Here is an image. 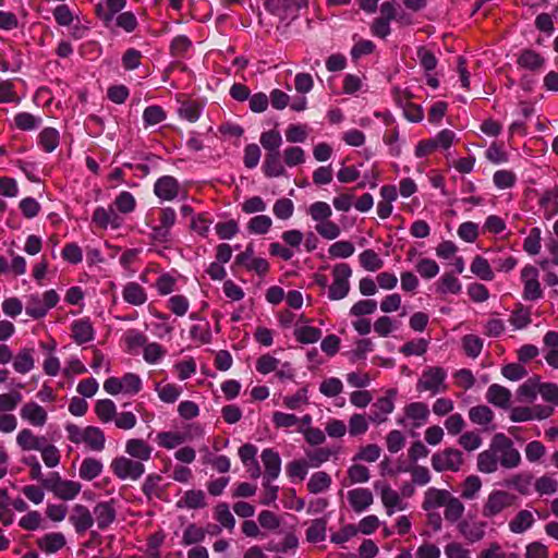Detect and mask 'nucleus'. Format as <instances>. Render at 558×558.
<instances>
[{
  "label": "nucleus",
  "instance_id": "79ce46f5",
  "mask_svg": "<svg viewBox=\"0 0 558 558\" xmlns=\"http://www.w3.org/2000/svg\"><path fill=\"white\" fill-rule=\"evenodd\" d=\"M544 62H545L544 58L539 53H537L536 51L531 50V49L523 50L518 58V64L521 68L531 70V71H536V70L541 69L543 66Z\"/></svg>",
  "mask_w": 558,
  "mask_h": 558
},
{
  "label": "nucleus",
  "instance_id": "9b49d317",
  "mask_svg": "<svg viewBox=\"0 0 558 558\" xmlns=\"http://www.w3.org/2000/svg\"><path fill=\"white\" fill-rule=\"evenodd\" d=\"M539 272L535 266L526 265L521 270L523 283L522 298L526 301H536L543 298V290L538 280Z\"/></svg>",
  "mask_w": 558,
  "mask_h": 558
},
{
  "label": "nucleus",
  "instance_id": "0e129e2a",
  "mask_svg": "<svg viewBox=\"0 0 558 558\" xmlns=\"http://www.w3.org/2000/svg\"><path fill=\"white\" fill-rule=\"evenodd\" d=\"M355 248L350 241H337L328 248V254L331 258H348L353 255Z\"/></svg>",
  "mask_w": 558,
  "mask_h": 558
},
{
  "label": "nucleus",
  "instance_id": "c85d7f7f",
  "mask_svg": "<svg viewBox=\"0 0 558 558\" xmlns=\"http://www.w3.org/2000/svg\"><path fill=\"white\" fill-rule=\"evenodd\" d=\"M486 400L497 408L507 409L510 405L511 392L501 385L493 384L486 391Z\"/></svg>",
  "mask_w": 558,
  "mask_h": 558
},
{
  "label": "nucleus",
  "instance_id": "37998d69",
  "mask_svg": "<svg viewBox=\"0 0 558 558\" xmlns=\"http://www.w3.org/2000/svg\"><path fill=\"white\" fill-rule=\"evenodd\" d=\"M469 418L473 424L488 426L494 420V412L487 405H476L469 410Z\"/></svg>",
  "mask_w": 558,
  "mask_h": 558
},
{
  "label": "nucleus",
  "instance_id": "e433bc0d",
  "mask_svg": "<svg viewBox=\"0 0 558 558\" xmlns=\"http://www.w3.org/2000/svg\"><path fill=\"white\" fill-rule=\"evenodd\" d=\"M34 350L24 348L19 351L13 361V368L20 374H26L31 372L35 366Z\"/></svg>",
  "mask_w": 558,
  "mask_h": 558
},
{
  "label": "nucleus",
  "instance_id": "de8ad7c7",
  "mask_svg": "<svg viewBox=\"0 0 558 558\" xmlns=\"http://www.w3.org/2000/svg\"><path fill=\"white\" fill-rule=\"evenodd\" d=\"M359 262L367 271H376L384 266V260L374 250L371 248L363 251L359 255Z\"/></svg>",
  "mask_w": 558,
  "mask_h": 558
},
{
  "label": "nucleus",
  "instance_id": "7c9ffc66",
  "mask_svg": "<svg viewBox=\"0 0 558 558\" xmlns=\"http://www.w3.org/2000/svg\"><path fill=\"white\" fill-rule=\"evenodd\" d=\"M45 441V437L36 436L29 428H23L16 435V444L24 451H38Z\"/></svg>",
  "mask_w": 558,
  "mask_h": 558
},
{
  "label": "nucleus",
  "instance_id": "603ef678",
  "mask_svg": "<svg viewBox=\"0 0 558 558\" xmlns=\"http://www.w3.org/2000/svg\"><path fill=\"white\" fill-rule=\"evenodd\" d=\"M327 520L324 518L315 519L306 530V539L310 543H319L326 537Z\"/></svg>",
  "mask_w": 558,
  "mask_h": 558
},
{
  "label": "nucleus",
  "instance_id": "a878e982",
  "mask_svg": "<svg viewBox=\"0 0 558 558\" xmlns=\"http://www.w3.org/2000/svg\"><path fill=\"white\" fill-rule=\"evenodd\" d=\"M180 509L197 510L207 507L206 495L202 489H189L177 502Z\"/></svg>",
  "mask_w": 558,
  "mask_h": 558
},
{
  "label": "nucleus",
  "instance_id": "774afa93",
  "mask_svg": "<svg viewBox=\"0 0 558 558\" xmlns=\"http://www.w3.org/2000/svg\"><path fill=\"white\" fill-rule=\"evenodd\" d=\"M113 205L116 206L117 213L130 214L134 211L136 207L135 197L128 191L121 192L114 199Z\"/></svg>",
  "mask_w": 558,
  "mask_h": 558
},
{
  "label": "nucleus",
  "instance_id": "39448f33",
  "mask_svg": "<svg viewBox=\"0 0 558 558\" xmlns=\"http://www.w3.org/2000/svg\"><path fill=\"white\" fill-rule=\"evenodd\" d=\"M447 372L439 366H430L423 371L416 384L417 391H429L433 396L445 392Z\"/></svg>",
  "mask_w": 558,
  "mask_h": 558
},
{
  "label": "nucleus",
  "instance_id": "4d7b16f0",
  "mask_svg": "<svg viewBox=\"0 0 558 558\" xmlns=\"http://www.w3.org/2000/svg\"><path fill=\"white\" fill-rule=\"evenodd\" d=\"M39 145L47 151H53L59 145V132L53 128H46L39 134Z\"/></svg>",
  "mask_w": 558,
  "mask_h": 558
},
{
  "label": "nucleus",
  "instance_id": "a18cd8bd",
  "mask_svg": "<svg viewBox=\"0 0 558 558\" xmlns=\"http://www.w3.org/2000/svg\"><path fill=\"white\" fill-rule=\"evenodd\" d=\"M532 474L524 472L512 475L507 480V486L512 487L522 495H529L532 486Z\"/></svg>",
  "mask_w": 558,
  "mask_h": 558
},
{
  "label": "nucleus",
  "instance_id": "5fc2aeb1",
  "mask_svg": "<svg viewBox=\"0 0 558 558\" xmlns=\"http://www.w3.org/2000/svg\"><path fill=\"white\" fill-rule=\"evenodd\" d=\"M415 270L423 279L430 280L439 274V266L434 259L425 257L417 260Z\"/></svg>",
  "mask_w": 558,
  "mask_h": 558
},
{
  "label": "nucleus",
  "instance_id": "c756f323",
  "mask_svg": "<svg viewBox=\"0 0 558 558\" xmlns=\"http://www.w3.org/2000/svg\"><path fill=\"white\" fill-rule=\"evenodd\" d=\"M125 4L126 0H106L105 3H98L96 5V14L106 25H109L114 15L120 12Z\"/></svg>",
  "mask_w": 558,
  "mask_h": 558
},
{
  "label": "nucleus",
  "instance_id": "20e7f679",
  "mask_svg": "<svg viewBox=\"0 0 558 558\" xmlns=\"http://www.w3.org/2000/svg\"><path fill=\"white\" fill-rule=\"evenodd\" d=\"M515 496L501 489L492 490L482 507V515L493 520L500 515L506 509L513 506Z\"/></svg>",
  "mask_w": 558,
  "mask_h": 558
},
{
  "label": "nucleus",
  "instance_id": "c9c22d12",
  "mask_svg": "<svg viewBox=\"0 0 558 558\" xmlns=\"http://www.w3.org/2000/svg\"><path fill=\"white\" fill-rule=\"evenodd\" d=\"M102 469L104 464L99 459L87 457L81 463L78 475L82 480L93 481L101 474Z\"/></svg>",
  "mask_w": 558,
  "mask_h": 558
},
{
  "label": "nucleus",
  "instance_id": "393cba45",
  "mask_svg": "<svg viewBox=\"0 0 558 558\" xmlns=\"http://www.w3.org/2000/svg\"><path fill=\"white\" fill-rule=\"evenodd\" d=\"M36 544L41 551L54 554L65 546L66 539L63 533L51 532L39 537Z\"/></svg>",
  "mask_w": 558,
  "mask_h": 558
},
{
  "label": "nucleus",
  "instance_id": "5701e85b",
  "mask_svg": "<svg viewBox=\"0 0 558 558\" xmlns=\"http://www.w3.org/2000/svg\"><path fill=\"white\" fill-rule=\"evenodd\" d=\"M72 339L77 344H84L94 340L95 330L89 318L76 319L71 325Z\"/></svg>",
  "mask_w": 558,
  "mask_h": 558
},
{
  "label": "nucleus",
  "instance_id": "a19ab883",
  "mask_svg": "<svg viewBox=\"0 0 558 558\" xmlns=\"http://www.w3.org/2000/svg\"><path fill=\"white\" fill-rule=\"evenodd\" d=\"M462 286L457 277L451 272H445L437 281L436 291L439 294H458L461 292Z\"/></svg>",
  "mask_w": 558,
  "mask_h": 558
},
{
  "label": "nucleus",
  "instance_id": "69168bd1",
  "mask_svg": "<svg viewBox=\"0 0 558 558\" xmlns=\"http://www.w3.org/2000/svg\"><path fill=\"white\" fill-rule=\"evenodd\" d=\"M156 391L161 401L166 403H174L179 399L182 389L174 384H158Z\"/></svg>",
  "mask_w": 558,
  "mask_h": 558
},
{
  "label": "nucleus",
  "instance_id": "bb28decb",
  "mask_svg": "<svg viewBox=\"0 0 558 558\" xmlns=\"http://www.w3.org/2000/svg\"><path fill=\"white\" fill-rule=\"evenodd\" d=\"M214 518L219 523V526H215L214 534H218L221 527L232 532L235 527V518L230 511L229 506L226 502H219L214 508Z\"/></svg>",
  "mask_w": 558,
  "mask_h": 558
},
{
  "label": "nucleus",
  "instance_id": "0eeeda50",
  "mask_svg": "<svg viewBox=\"0 0 558 558\" xmlns=\"http://www.w3.org/2000/svg\"><path fill=\"white\" fill-rule=\"evenodd\" d=\"M59 302V295L54 290H48L40 294H31L27 296L25 313L34 318L38 319L48 313V311L57 305Z\"/></svg>",
  "mask_w": 558,
  "mask_h": 558
},
{
  "label": "nucleus",
  "instance_id": "13d9d810",
  "mask_svg": "<svg viewBox=\"0 0 558 558\" xmlns=\"http://www.w3.org/2000/svg\"><path fill=\"white\" fill-rule=\"evenodd\" d=\"M265 175L276 178L284 174V168L280 162L279 153H269L264 163Z\"/></svg>",
  "mask_w": 558,
  "mask_h": 558
},
{
  "label": "nucleus",
  "instance_id": "7ed1b4c3",
  "mask_svg": "<svg viewBox=\"0 0 558 558\" xmlns=\"http://www.w3.org/2000/svg\"><path fill=\"white\" fill-rule=\"evenodd\" d=\"M43 486L62 500L74 499L82 489V485L78 482L64 480L58 472H51L43 480Z\"/></svg>",
  "mask_w": 558,
  "mask_h": 558
},
{
  "label": "nucleus",
  "instance_id": "680f3d73",
  "mask_svg": "<svg viewBox=\"0 0 558 558\" xmlns=\"http://www.w3.org/2000/svg\"><path fill=\"white\" fill-rule=\"evenodd\" d=\"M283 405L290 410H298L302 405L308 404V389L307 387H303L299 389L292 396H286L282 399Z\"/></svg>",
  "mask_w": 558,
  "mask_h": 558
},
{
  "label": "nucleus",
  "instance_id": "2eb2a0df",
  "mask_svg": "<svg viewBox=\"0 0 558 558\" xmlns=\"http://www.w3.org/2000/svg\"><path fill=\"white\" fill-rule=\"evenodd\" d=\"M20 416L34 427H43L48 421L47 411L35 401L24 403L20 409Z\"/></svg>",
  "mask_w": 558,
  "mask_h": 558
},
{
  "label": "nucleus",
  "instance_id": "423d86ee",
  "mask_svg": "<svg viewBox=\"0 0 558 558\" xmlns=\"http://www.w3.org/2000/svg\"><path fill=\"white\" fill-rule=\"evenodd\" d=\"M351 267L345 263H340L332 268V282L328 287V298L331 301L344 299L350 291Z\"/></svg>",
  "mask_w": 558,
  "mask_h": 558
},
{
  "label": "nucleus",
  "instance_id": "ddd939ff",
  "mask_svg": "<svg viewBox=\"0 0 558 558\" xmlns=\"http://www.w3.org/2000/svg\"><path fill=\"white\" fill-rule=\"evenodd\" d=\"M554 412L550 405H533V407H518L512 409L510 420L512 422H526L533 420H544L549 417Z\"/></svg>",
  "mask_w": 558,
  "mask_h": 558
},
{
  "label": "nucleus",
  "instance_id": "58836bf2",
  "mask_svg": "<svg viewBox=\"0 0 558 558\" xmlns=\"http://www.w3.org/2000/svg\"><path fill=\"white\" fill-rule=\"evenodd\" d=\"M539 377H531L525 380L517 390L518 399L521 402H533L539 391Z\"/></svg>",
  "mask_w": 558,
  "mask_h": 558
},
{
  "label": "nucleus",
  "instance_id": "9d476101",
  "mask_svg": "<svg viewBox=\"0 0 558 558\" xmlns=\"http://www.w3.org/2000/svg\"><path fill=\"white\" fill-rule=\"evenodd\" d=\"M430 461L433 469L437 472H458L463 464V456L458 449L446 448L434 453Z\"/></svg>",
  "mask_w": 558,
  "mask_h": 558
},
{
  "label": "nucleus",
  "instance_id": "09e8293b",
  "mask_svg": "<svg viewBox=\"0 0 558 558\" xmlns=\"http://www.w3.org/2000/svg\"><path fill=\"white\" fill-rule=\"evenodd\" d=\"M95 412L102 423H109L114 420L117 415V408L112 400L102 399L96 402Z\"/></svg>",
  "mask_w": 558,
  "mask_h": 558
},
{
  "label": "nucleus",
  "instance_id": "4468645a",
  "mask_svg": "<svg viewBox=\"0 0 558 558\" xmlns=\"http://www.w3.org/2000/svg\"><path fill=\"white\" fill-rule=\"evenodd\" d=\"M235 263L244 266L250 271H255L259 276H264L269 270L268 262L263 257L254 255V247L248 244L244 252L236 255Z\"/></svg>",
  "mask_w": 558,
  "mask_h": 558
},
{
  "label": "nucleus",
  "instance_id": "f3484780",
  "mask_svg": "<svg viewBox=\"0 0 558 558\" xmlns=\"http://www.w3.org/2000/svg\"><path fill=\"white\" fill-rule=\"evenodd\" d=\"M260 459L265 468L264 486H268V483L280 475L281 459L279 453L270 448L262 451Z\"/></svg>",
  "mask_w": 558,
  "mask_h": 558
},
{
  "label": "nucleus",
  "instance_id": "6e6552de",
  "mask_svg": "<svg viewBox=\"0 0 558 558\" xmlns=\"http://www.w3.org/2000/svg\"><path fill=\"white\" fill-rule=\"evenodd\" d=\"M104 389L107 393L116 396L136 395L142 390V379L134 373H126L123 377H109L104 383Z\"/></svg>",
  "mask_w": 558,
  "mask_h": 558
},
{
  "label": "nucleus",
  "instance_id": "c03bdc74",
  "mask_svg": "<svg viewBox=\"0 0 558 558\" xmlns=\"http://www.w3.org/2000/svg\"><path fill=\"white\" fill-rule=\"evenodd\" d=\"M293 335L300 343L310 344L320 339L322 330L312 326H296Z\"/></svg>",
  "mask_w": 558,
  "mask_h": 558
},
{
  "label": "nucleus",
  "instance_id": "72a5a7b5",
  "mask_svg": "<svg viewBox=\"0 0 558 558\" xmlns=\"http://www.w3.org/2000/svg\"><path fill=\"white\" fill-rule=\"evenodd\" d=\"M535 517L530 510H520L509 522V530L514 534H522L533 526Z\"/></svg>",
  "mask_w": 558,
  "mask_h": 558
},
{
  "label": "nucleus",
  "instance_id": "1a4fd4ad",
  "mask_svg": "<svg viewBox=\"0 0 558 558\" xmlns=\"http://www.w3.org/2000/svg\"><path fill=\"white\" fill-rule=\"evenodd\" d=\"M110 469L121 481H137L145 473V466L141 461L125 456L114 458L110 463Z\"/></svg>",
  "mask_w": 558,
  "mask_h": 558
},
{
  "label": "nucleus",
  "instance_id": "8fccbe9b",
  "mask_svg": "<svg viewBox=\"0 0 558 558\" xmlns=\"http://www.w3.org/2000/svg\"><path fill=\"white\" fill-rule=\"evenodd\" d=\"M347 427L351 437H357L368 430L369 424L365 414L354 413L350 416Z\"/></svg>",
  "mask_w": 558,
  "mask_h": 558
},
{
  "label": "nucleus",
  "instance_id": "473e14b6",
  "mask_svg": "<svg viewBox=\"0 0 558 558\" xmlns=\"http://www.w3.org/2000/svg\"><path fill=\"white\" fill-rule=\"evenodd\" d=\"M484 526V523L481 522H469L463 520L459 522L458 530L469 543H476L485 535Z\"/></svg>",
  "mask_w": 558,
  "mask_h": 558
},
{
  "label": "nucleus",
  "instance_id": "4be33fe9",
  "mask_svg": "<svg viewBox=\"0 0 558 558\" xmlns=\"http://www.w3.org/2000/svg\"><path fill=\"white\" fill-rule=\"evenodd\" d=\"M450 495L451 493L447 489L429 487L424 493L422 509L430 512L441 507H445L446 501Z\"/></svg>",
  "mask_w": 558,
  "mask_h": 558
},
{
  "label": "nucleus",
  "instance_id": "6e6d98bb",
  "mask_svg": "<svg viewBox=\"0 0 558 558\" xmlns=\"http://www.w3.org/2000/svg\"><path fill=\"white\" fill-rule=\"evenodd\" d=\"M509 322L515 329L527 327L531 324V310L522 304H518L517 308L511 313Z\"/></svg>",
  "mask_w": 558,
  "mask_h": 558
},
{
  "label": "nucleus",
  "instance_id": "f03ea898",
  "mask_svg": "<svg viewBox=\"0 0 558 558\" xmlns=\"http://www.w3.org/2000/svg\"><path fill=\"white\" fill-rule=\"evenodd\" d=\"M68 439L75 444H84L92 451H102L106 445L104 432L96 426L81 427L75 424H69L65 427Z\"/></svg>",
  "mask_w": 558,
  "mask_h": 558
},
{
  "label": "nucleus",
  "instance_id": "f257e3e1",
  "mask_svg": "<svg viewBox=\"0 0 558 558\" xmlns=\"http://www.w3.org/2000/svg\"><path fill=\"white\" fill-rule=\"evenodd\" d=\"M521 463V454L513 441L505 434H496L490 440L488 449L477 456V469L482 473L490 474L501 465L505 469H515Z\"/></svg>",
  "mask_w": 558,
  "mask_h": 558
},
{
  "label": "nucleus",
  "instance_id": "bf43d9fd",
  "mask_svg": "<svg viewBox=\"0 0 558 558\" xmlns=\"http://www.w3.org/2000/svg\"><path fill=\"white\" fill-rule=\"evenodd\" d=\"M15 126L22 131H32L41 124V118L29 112H20L14 117Z\"/></svg>",
  "mask_w": 558,
  "mask_h": 558
},
{
  "label": "nucleus",
  "instance_id": "aec40b11",
  "mask_svg": "<svg viewBox=\"0 0 558 558\" xmlns=\"http://www.w3.org/2000/svg\"><path fill=\"white\" fill-rule=\"evenodd\" d=\"M350 507L356 513L367 510L374 502L373 493L368 488H354L347 493Z\"/></svg>",
  "mask_w": 558,
  "mask_h": 558
},
{
  "label": "nucleus",
  "instance_id": "e2e57ef3",
  "mask_svg": "<svg viewBox=\"0 0 558 558\" xmlns=\"http://www.w3.org/2000/svg\"><path fill=\"white\" fill-rule=\"evenodd\" d=\"M272 213L278 219L288 220L293 216L294 204L290 198H279L272 206Z\"/></svg>",
  "mask_w": 558,
  "mask_h": 558
},
{
  "label": "nucleus",
  "instance_id": "864d4df0",
  "mask_svg": "<svg viewBox=\"0 0 558 558\" xmlns=\"http://www.w3.org/2000/svg\"><path fill=\"white\" fill-rule=\"evenodd\" d=\"M272 226V220L267 215H257L247 222V230L252 234H266Z\"/></svg>",
  "mask_w": 558,
  "mask_h": 558
},
{
  "label": "nucleus",
  "instance_id": "3c124183",
  "mask_svg": "<svg viewBox=\"0 0 558 558\" xmlns=\"http://www.w3.org/2000/svg\"><path fill=\"white\" fill-rule=\"evenodd\" d=\"M331 485V477L326 472L319 471L312 474L308 483L307 489L312 494H319L322 492L327 490Z\"/></svg>",
  "mask_w": 558,
  "mask_h": 558
},
{
  "label": "nucleus",
  "instance_id": "ea45409f",
  "mask_svg": "<svg viewBox=\"0 0 558 558\" xmlns=\"http://www.w3.org/2000/svg\"><path fill=\"white\" fill-rule=\"evenodd\" d=\"M470 269L481 280L490 281L495 277L488 260L481 255H476L473 258Z\"/></svg>",
  "mask_w": 558,
  "mask_h": 558
},
{
  "label": "nucleus",
  "instance_id": "052dcab7",
  "mask_svg": "<svg viewBox=\"0 0 558 558\" xmlns=\"http://www.w3.org/2000/svg\"><path fill=\"white\" fill-rule=\"evenodd\" d=\"M308 214L314 221L322 223L329 220L332 215V210L326 202H315L310 206Z\"/></svg>",
  "mask_w": 558,
  "mask_h": 558
},
{
  "label": "nucleus",
  "instance_id": "dca6fc26",
  "mask_svg": "<svg viewBox=\"0 0 558 558\" xmlns=\"http://www.w3.org/2000/svg\"><path fill=\"white\" fill-rule=\"evenodd\" d=\"M92 221L101 229H107L108 227L119 229L123 223L122 217L112 206L108 208L97 207L93 213Z\"/></svg>",
  "mask_w": 558,
  "mask_h": 558
},
{
  "label": "nucleus",
  "instance_id": "f8f14e48",
  "mask_svg": "<svg viewBox=\"0 0 558 558\" xmlns=\"http://www.w3.org/2000/svg\"><path fill=\"white\" fill-rule=\"evenodd\" d=\"M154 193L163 202H171L181 195L185 197V191L172 175L160 177L154 184Z\"/></svg>",
  "mask_w": 558,
  "mask_h": 558
},
{
  "label": "nucleus",
  "instance_id": "f704fd0d",
  "mask_svg": "<svg viewBox=\"0 0 558 558\" xmlns=\"http://www.w3.org/2000/svg\"><path fill=\"white\" fill-rule=\"evenodd\" d=\"M539 206L545 210V217L550 219L558 213V185L546 190L538 199Z\"/></svg>",
  "mask_w": 558,
  "mask_h": 558
},
{
  "label": "nucleus",
  "instance_id": "412c9836",
  "mask_svg": "<svg viewBox=\"0 0 558 558\" xmlns=\"http://www.w3.org/2000/svg\"><path fill=\"white\" fill-rule=\"evenodd\" d=\"M69 521L77 533H84L94 524V518L89 509L80 504L73 506Z\"/></svg>",
  "mask_w": 558,
  "mask_h": 558
},
{
  "label": "nucleus",
  "instance_id": "6ab92c4d",
  "mask_svg": "<svg viewBox=\"0 0 558 558\" xmlns=\"http://www.w3.org/2000/svg\"><path fill=\"white\" fill-rule=\"evenodd\" d=\"M94 518V522H96L99 530H106L110 524H112L117 517V510L114 507V501H101L98 502L92 512Z\"/></svg>",
  "mask_w": 558,
  "mask_h": 558
},
{
  "label": "nucleus",
  "instance_id": "49530a36",
  "mask_svg": "<svg viewBox=\"0 0 558 558\" xmlns=\"http://www.w3.org/2000/svg\"><path fill=\"white\" fill-rule=\"evenodd\" d=\"M482 488V481L476 475L468 476L461 485V498L465 500H473L478 496Z\"/></svg>",
  "mask_w": 558,
  "mask_h": 558
},
{
  "label": "nucleus",
  "instance_id": "cd10ccee",
  "mask_svg": "<svg viewBox=\"0 0 558 558\" xmlns=\"http://www.w3.org/2000/svg\"><path fill=\"white\" fill-rule=\"evenodd\" d=\"M122 298L124 302L133 305L141 306L147 301V293L144 287L135 281L128 282L122 289Z\"/></svg>",
  "mask_w": 558,
  "mask_h": 558
},
{
  "label": "nucleus",
  "instance_id": "a211bd4d",
  "mask_svg": "<svg viewBox=\"0 0 558 558\" xmlns=\"http://www.w3.org/2000/svg\"><path fill=\"white\" fill-rule=\"evenodd\" d=\"M376 489H380V498L381 502L386 509L388 515H392L397 510L402 511L407 508V505L403 504L398 492L392 489L387 484H375Z\"/></svg>",
  "mask_w": 558,
  "mask_h": 558
},
{
  "label": "nucleus",
  "instance_id": "4c0bfd02",
  "mask_svg": "<svg viewBox=\"0 0 558 558\" xmlns=\"http://www.w3.org/2000/svg\"><path fill=\"white\" fill-rule=\"evenodd\" d=\"M444 508V517L450 523L458 522L462 518L465 510V507L460 498L453 496L452 494L447 499Z\"/></svg>",
  "mask_w": 558,
  "mask_h": 558
},
{
  "label": "nucleus",
  "instance_id": "338daca9",
  "mask_svg": "<svg viewBox=\"0 0 558 558\" xmlns=\"http://www.w3.org/2000/svg\"><path fill=\"white\" fill-rule=\"evenodd\" d=\"M206 531L197 526L194 523H191L186 526V529L183 532L182 536V544L183 545H192V544H198L205 539Z\"/></svg>",
  "mask_w": 558,
  "mask_h": 558
},
{
  "label": "nucleus",
  "instance_id": "b1692460",
  "mask_svg": "<svg viewBox=\"0 0 558 558\" xmlns=\"http://www.w3.org/2000/svg\"><path fill=\"white\" fill-rule=\"evenodd\" d=\"M125 453L130 458L141 461H148L151 458L153 447L140 438H131L125 442Z\"/></svg>",
  "mask_w": 558,
  "mask_h": 558
},
{
  "label": "nucleus",
  "instance_id": "2f4dec72",
  "mask_svg": "<svg viewBox=\"0 0 558 558\" xmlns=\"http://www.w3.org/2000/svg\"><path fill=\"white\" fill-rule=\"evenodd\" d=\"M405 416L413 421V427H421L429 417L428 407L423 402H412L404 408Z\"/></svg>",
  "mask_w": 558,
  "mask_h": 558
}]
</instances>
